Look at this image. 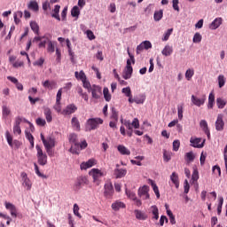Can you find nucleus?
Masks as SVG:
<instances>
[{"label": "nucleus", "mask_w": 227, "mask_h": 227, "mask_svg": "<svg viewBox=\"0 0 227 227\" xmlns=\"http://www.w3.org/2000/svg\"><path fill=\"white\" fill-rule=\"evenodd\" d=\"M151 183H152V188H153L157 199H160V190H159L157 184H155V183H153V181H151Z\"/></svg>", "instance_id": "a18cd8bd"}, {"label": "nucleus", "mask_w": 227, "mask_h": 227, "mask_svg": "<svg viewBox=\"0 0 227 227\" xmlns=\"http://www.w3.org/2000/svg\"><path fill=\"white\" fill-rule=\"evenodd\" d=\"M12 111L10 110V108H8V106H2V114H3V117L4 118H8V116H10Z\"/></svg>", "instance_id": "58836bf2"}, {"label": "nucleus", "mask_w": 227, "mask_h": 227, "mask_svg": "<svg viewBox=\"0 0 227 227\" xmlns=\"http://www.w3.org/2000/svg\"><path fill=\"white\" fill-rule=\"evenodd\" d=\"M215 102V95L214 91H211V93H209V97H208L207 107L209 109H213Z\"/></svg>", "instance_id": "4be33fe9"}, {"label": "nucleus", "mask_w": 227, "mask_h": 227, "mask_svg": "<svg viewBox=\"0 0 227 227\" xmlns=\"http://www.w3.org/2000/svg\"><path fill=\"white\" fill-rule=\"evenodd\" d=\"M78 107L75 106V104H68L65 109H63L62 113L63 114H72L73 113H75L77 111Z\"/></svg>", "instance_id": "2eb2a0df"}, {"label": "nucleus", "mask_w": 227, "mask_h": 227, "mask_svg": "<svg viewBox=\"0 0 227 227\" xmlns=\"http://www.w3.org/2000/svg\"><path fill=\"white\" fill-rule=\"evenodd\" d=\"M114 193V188L112 181H106L104 186V197H106V199H112Z\"/></svg>", "instance_id": "423d86ee"}, {"label": "nucleus", "mask_w": 227, "mask_h": 227, "mask_svg": "<svg viewBox=\"0 0 227 227\" xmlns=\"http://www.w3.org/2000/svg\"><path fill=\"white\" fill-rule=\"evenodd\" d=\"M85 184H89V179L88 177H85V176H81V177L77 178L74 188V190H81Z\"/></svg>", "instance_id": "9b49d317"}, {"label": "nucleus", "mask_w": 227, "mask_h": 227, "mask_svg": "<svg viewBox=\"0 0 227 227\" xmlns=\"http://www.w3.org/2000/svg\"><path fill=\"white\" fill-rule=\"evenodd\" d=\"M200 127L204 130V132L207 134V120H200Z\"/></svg>", "instance_id": "4d7b16f0"}, {"label": "nucleus", "mask_w": 227, "mask_h": 227, "mask_svg": "<svg viewBox=\"0 0 227 227\" xmlns=\"http://www.w3.org/2000/svg\"><path fill=\"white\" fill-rule=\"evenodd\" d=\"M170 180L175 184L176 188H179V177H178L177 174H176V172L172 173V175L170 176Z\"/></svg>", "instance_id": "c85d7f7f"}, {"label": "nucleus", "mask_w": 227, "mask_h": 227, "mask_svg": "<svg viewBox=\"0 0 227 227\" xmlns=\"http://www.w3.org/2000/svg\"><path fill=\"white\" fill-rule=\"evenodd\" d=\"M54 45H56V43L52 41H48L47 51L51 54H52V52H54L55 51Z\"/></svg>", "instance_id": "c03bdc74"}, {"label": "nucleus", "mask_w": 227, "mask_h": 227, "mask_svg": "<svg viewBox=\"0 0 227 227\" xmlns=\"http://www.w3.org/2000/svg\"><path fill=\"white\" fill-rule=\"evenodd\" d=\"M89 175L92 176L93 183L99 186L101 184V179L102 176H105V172H102V170H99V168H92L90 170Z\"/></svg>", "instance_id": "7ed1b4c3"}, {"label": "nucleus", "mask_w": 227, "mask_h": 227, "mask_svg": "<svg viewBox=\"0 0 227 227\" xmlns=\"http://www.w3.org/2000/svg\"><path fill=\"white\" fill-rule=\"evenodd\" d=\"M117 149L121 153V155H130L131 153L129 149H127L125 145H118Z\"/></svg>", "instance_id": "5701e85b"}, {"label": "nucleus", "mask_w": 227, "mask_h": 227, "mask_svg": "<svg viewBox=\"0 0 227 227\" xmlns=\"http://www.w3.org/2000/svg\"><path fill=\"white\" fill-rule=\"evenodd\" d=\"M194 75V69L193 68H188L185 72V77L188 81H191L192 77Z\"/></svg>", "instance_id": "de8ad7c7"}, {"label": "nucleus", "mask_w": 227, "mask_h": 227, "mask_svg": "<svg viewBox=\"0 0 227 227\" xmlns=\"http://www.w3.org/2000/svg\"><path fill=\"white\" fill-rule=\"evenodd\" d=\"M132 74H133V67H129L127 63L126 68L122 74L123 79H130V77H132Z\"/></svg>", "instance_id": "a211bd4d"}, {"label": "nucleus", "mask_w": 227, "mask_h": 227, "mask_svg": "<svg viewBox=\"0 0 227 227\" xmlns=\"http://www.w3.org/2000/svg\"><path fill=\"white\" fill-rule=\"evenodd\" d=\"M191 145L195 146L196 148H202L205 145L206 139L202 140V137H192L191 139Z\"/></svg>", "instance_id": "f8f14e48"}, {"label": "nucleus", "mask_w": 227, "mask_h": 227, "mask_svg": "<svg viewBox=\"0 0 227 227\" xmlns=\"http://www.w3.org/2000/svg\"><path fill=\"white\" fill-rule=\"evenodd\" d=\"M151 209H152V213L153 215V219L159 220L160 216H159V209H158L157 206H152Z\"/></svg>", "instance_id": "ea45409f"}, {"label": "nucleus", "mask_w": 227, "mask_h": 227, "mask_svg": "<svg viewBox=\"0 0 227 227\" xmlns=\"http://www.w3.org/2000/svg\"><path fill=\"white\" fill-rule=\"evenodd\" d=\"M86 35H87V36H88V38H89L90 40H95V38H96V36H95L93 31H91V29H88V30L86 31Z\"/></svg>", "instance_id": "680f3d73"}, {"label": "nucleus", "mask_w": 227, "mask_h": 227, "mask_svg": "<svg viewBox=\"0 0 227 227\" xmlns=\"http://www.w3.org/2000/svg\"><path fill=\"white\" fill-rule=\"evenodd\" d=\"M30 27L35 35H39L40 27L38 26V23H36V21H31L30 22Z\"/></svg>", "instance_id": "7c9ffc66"}, {"label": "nucleus", "mask_w": 227, "mask_h": 227, "mask_svg": "<svg viewBox=\"0 0 227 227\" xmlns=\"http://www.w3.org/2000/svg\"><path fill=\"white\" fill-rule=\"evenodd\" d=\"M36 125L39 127H45L46 121L43 118H37L35 121Z\"/></svg>", "instance_id": "13d9d810"}, {"label": "nucleus", "mask_w": 227, "mask_h": 227, "mask_svg": "<svg viewBox=\"0 0 227 227\" xmlns=\"http://www.w3.org/2000/svg\"><path fill=\"white\" fill-rule=\"evenodd\" d=\"M44 116L48 123H51V121H52V112L51 111V108H44Z\"/></svg>", "instance_id": "a878e982"}, {"label": "nucleus", "mask_w": 227, "mask_h": 227, "mask_svg": "<svg viewBox=\"0 0 227 227\" xmlns=\"http://www.w3.org/2000/svg\"><path fill=\"white\" fill-rule=\"evenodd\" d=\"M52 12L51 17H53V19H58V4L54 5Z\"/></svg>", "instance_id": "338daca9"}, {"label": "nucleus", "mask_w": 227, "mask_h": 227, "mask_svg": "<svg viewBox=\"0 0 227 227\" xmlns=\"http://www.w3.org/2000/svg\"><path fill=\"white\" fill-rule=\"evenodd\" d=\"M87 123L90 126L89 130H94L98 129L101 123H104V120L103 118H89Z\"/></svg>", "instance_id": "0eeeda50"}, {"label": "nucleus", "mask_w": 227, "mask_h": 227, "mask_svg": "<svg viewBox=\"0 0 227 227\" xmlns=\"http://www.w3.org/2000/svg\"><path fill=\"white\" fill-rule=\"evenodd\" d=\"M5 137H6V140H7V143H8L9 146H13V137H12L10 132L7 131L5 133Z\"/></svg>", "instance_id": "09e8293b"}, {"label": "nucleus", "mask_w": 227, "mask_h": 227, "mask_svg": "<svg viewBox=\"0 0 227 227\" xmlns=\"http://www.w3.org/2000/svg\"><path fill=\"white\" fill-rule=\"evenodd\" d=\"M180 145H181L180 140L175 139L173 141V150H175V152H177V150H179Z\"/></svg>", "instance_id": "5fc2aeb1"}, {"label": "nucleus", "mask_w": 227, "mask_h": 227, "mask_svg": "<svg viewBox=\"0 0 227 227\" xmlns=\"http://www.w3.org/2000/svg\"><path fill=\"white\" fill-rule=\"evenodd\" d=\"M201 40L202 35H200V33H195V35H193V43H199L200 42H201Z\"/></svg>", "instance_id": "864d4df0"}, {"label": "nucleus", "mask_w": 227, "mask_h": 227, "mask_svg": "<svg viewBox=\"0 0 227 227\" xmlns=\"http://www.w3.org/2000/svg\"><path fill=\"white\" fill-rule=\"evenodd\" d=\"M126 207V205L124 202H121L120 200H116L112 204V209L114 211H120V209H124Z\"/></svg>", "instance_id": "f3484780"}, {"label": "nucleus", "mask_w": 227, "mask_h": 227, "mask_svg": "<svg viewBox=\"0 0 227 227\" xmlns=\"http://www.w3.org/2000/svg\"><path fill=\"white\" fill-rule=\"evenodd\" d=\"M83 87L87 88L88 91H91V84L90 82V81L87 80V76L86 74L84 73V79H83Z\"/></svg>", "instance_id": "37998d69"}, {"label": "nucleus", "mask_w": 227, "mask_h": 227, "mask_svg": "<svg viewBox=\"0 0 227 227\" xmlns=\"http://www.w3.org/2000/svg\"><path fill=\"white\" fill-rule=\"evenodd\" d=\"M71 124L73 126V129H74V130H81V123L77 116H73V118L71 119Z\"/></svg>", "instance_id": "aec40b11"}, {"label": "nucleus", "mask_w": 227, "mask_h": 227, "mask_svg": "<svg viewBox=\"0 0 227 227\" xmlns=\"http://www.w3.org/2000/svg\"><path fill=\"white\" fill-rule=\"evenodd\" d=\"M225 82H226L225 75H223V74L218 75V86L220 88H223V86H224Z\"/></svg>", "instance_id": "a19ab883"}, {"label": "nucleus", "mask_w": 227, "mask_h": 227, "mask_svg": "<svg viewBox=\"0 0 227 227\" xmlns=\"http://www.w3.org/2000/svg\"><path fill=\"white\" fill-rule=\"evenodd\" d=\"M69 143H71V148L70 152L72 153H77L79 155L80 153V141L77 134L75 132H71L69 134Z\"/></svg>", "instance_id": "f03ea898"}, {"label": "nucleus", "mask_w": 227, "mask_h": 227, "mask_svg": "<svg viewBox=\"0 0 227 227\" xmlns=\"http://www.w3.org/2000/svg\"><path fill=\"white\" fill-rule=\"evenodd\" d=\"M223 202H224L223 197H220V198H219L218 207H217V213H218V215H221V213H222Z\"/></svg>", "instance_id": "8fccbe9b"}, {"label": "nucleus", "mask_w": 227, "mask_h": 227, "mask_svg": "<svg viewBox=\"0 0 227 227\" xmlns=\"http://www.w3.org/2000/svg\"><path fill=\"white\" fill-rule=\"evenodd\" d=\"M138 195L144 200H146L147 199H150L148 186H143L142 188H140L138 190Z\"/></svg>", "instance_id": "ddd939ff"}, {"label": "nucleus", "mask_w": 227, "mask_h": 227, "mask_svg": "<svg viewBox=\"0 0 227 227\" xmlns=\"http://www.w3.org/2000/svg\"><path fill=\"white\" fill-rule=\"evenodd\" d=\"M206 100H207V95H201V97L192 95V103L194 106H198L199 107H200V106H204Z\"/></svg>", "instance_id": "9d476101"}, {"label": "nucleus", "mask_w": 227, "mask_h": 227, "mask_svg": "<svg viewBox=\"0 0 227 227\" xmlns=\"http://www.w3.org/2000/svg\"><path fill=\"white\" fill-rule=\"evenodd\" d=\"M37 151V162L40 166H45L47 164V154L43 153V150L40 145H35Z\"/></svg>", "instance_id": "20e7f679"}, {"label": "nucleus", "mask_w": 227, "mask_h": 227, "mask_svg": "<svg viewBox=\"0 0 227 227\" xmlns=\"http://www.w3.org/2000/svg\"><path fill=\"white\" fill-rule=\"evenodd\" d=\"M74 75L76 79H80L82 82V84L84 83L85 72L83 70H81L80 72H74Z\"/></svg>", "instance_id": "c9c22d12"}, {"label": "nucleus", "mask_w": 227, "mask_h": 227, "mask_svg": "<svg viewBox=\"0 0 227 227\" xmlns=\"http://www.w3.org/2000/svg\"><path fill=\"white\" fill-rule=\"evenodd\" d=\"M173 51L174 49L171 45H165L161 52L164 56H171Z\"/></svg>", "instance_id": "cd10ccee"}, {"label": "nucleus", "mask_w": 227, "mask_h": 227, "mask_svg": "<svg viewBox=\"0 0 227 227\" xmlns=\"http://www.w3.org/2000/svg\"><path fill=\"white\" fill-rule=\"evenodd\" d=\"M81 13V10L79 8V6H74L71 10V15L73 17H76V19H78L79 15Z\"/></svg>", "instance_id": "e433bc0d"}, {"label": "nucleus", "mask_w": 227, "mask_h": 227, "mask_svg": "<svg viewBox=\"0 0 227 227\" xmlns=\"http://www.w3.org/2000/svg\"><path fill=\"white\" fill-rule=\"evenodd\" d=\"M22 121H25V123H29L31 125V122H29V121L23 119L20 116H18L15 118L13 125V134H18L19 136L22 134V129H20V123H22Z\"/></svg>", "instance_id": "39448f33"}, {"label": "nucleus", "mask_w": 227, "mask_h": 227, "mask_svg": "<svg viewBox=\"0 0 227 227\" xmlns=\"http://www.w3.org/2000/svg\"><path fill=\"white\" fill-rule=\"evenodd\" d=\"M173 31H174L173 27H170L169 29H168L166 31V33L164 34L162 40L163 41H168L170 35H172Z\"/></svg>", "instance_id": "603ef678"}, {"label": "nucleus", "mask_w": 227, "mask_h": 227, "mask_svg": "<svg viewBox=\"0 0 227 227\" xmlns=\"http://www.w3.org/2000/svg\"><path fill=\"white\" fill-rule=\"evenodd\" d=\"M226 104H227V100H224V98H222L221 97H218L216 98V106H218L220 109H223Z\"/></svg>", "instance_id": "473e14b6"}, {"label": "nucleus", "mask_w": 227, "mask_h": 227, "mask_svg": "<svg viewBox=\"0 0 227 227\" xmlns=\"http://www.w3.org/2000/svg\"><path fill=\"white\" fill-rule=\"evenodd\" d=\"M95 164H97V160L91 158V160H89L85 163H81V168L87 169V168H91V166H95Z\"/></svg>", "instance_id": "6ab92c4d"}, {"label": "nucleus", "mask_w": 227, "mask_h": 227, "mask_svg": "<svg viewBox=\"0 0 227 227\" xmlns=\"http://www.w3.org/2000/svg\"><path fill=\"white\" fill-rule=\"evenodd\" d=\"M224 128V121H223V114H218L216 121H215V129L216 130H223Z\"/></svg>", "instance_id": "4468645a"}, {"label": "nucleus", "mask_w": 227, "mask_h": 227, "mask_svg": "<svg viewBox=\"0 0 227 227\" xmlns=\"http://www.w3.org/2000/svg\"><path fill=\"white\" fill-rule=\"evenodd\" d=\"M41 141H43V146L48 155L50 157H52V155H54V151L52 150V148L56 146V140L52 137L45 138L43 133H41Z\"/></svg>", "instance_id": "f257e3e1"}, {"label": "nucleus", "mask_w": 227, "mask_h": 227, "mask_svg": "<svg viewBox=\"0 0 227 227\" xmlns=\"http://www.w3.org/2000/svg\"><path fill=\"white\" fill-rule=\"evenodd\" d=\"M178 118L183 119L184 116V106H177Z\"/></svg>", "instance_id": "6e6d98bb"}, {"label": "nucleus", "mask_w": 227, "mask_h": 227, "mask_svg": "<svg viewBox=\"0 0 227 227\" xmlns=\"http://www.w3.org/2000/svg\"><path fill=\"white\" fill-rule=\"evenodd\" d=\"M213 173H218L219 176H221L222 175L221 167H219V165H215V167H213Z\"/></svg>", "instance_id": "e2e57ef3"}, {"label": "nucleus", "mask_w": 227, "mask_h": 227, "mask_svg": "<svg viewBox=\"0 0 227 227\" xmlns=\"http://www.w3.org/2000/svg\"><path fill=\"white\" fill-rule=\"evenodd\" d=\"M121 91H122V93H124L126 95V97H129V95H130V86L122 88Z\"/></svg>", "instance_id": "774afa93"}, {"label": "nucleus", "mask_w": 227, "mask_h": 227, "mask_svg": "<svg viewBox=\"0 0 227 227\" xmlns=\"http://www.w3.org/2000/svg\"><path fill=\"white\" fill-rule=\"evenodd\" d=\"M22 185L27 191H29L33 187V183H31V179L27 177V173L21 172L20 173Z\"/></svg>", "instance_id": "6e6552de"}, {"label": "nucleus", "mask_w": 227, "mask_h": 227, "mask_svg": "<svg viewBox=\"0 0 227 227\" xmlns=\"http://www.w3.org/2000/svg\"><path fill=\"white\" fill-rule=\"evenodd\" d=\"M90 91H91L92 98H95V99L101 98L103 95L102 87L97 84H92L90 88Z\"/></svg>", "instance_id": "1a4fd4ad"}, {"label": "nucleus", "mask_w": 227, "mask_h": 227, "mask_svg": "<svg viewBox=\"0 0 227 227\" xmlns=\"http://www.w3.org/2000/svg\"><path fill=\"white\" fill-rule=\"evenodd\" d=\"M114 174L116 179H121V176H125V175H127V168H116V170H114Z\"/></svg>", "instance_id": "412c9836"}, {"label": "nucleus", "mask_w": 227, "mask_h": 227, "mask_svg": "<svg viewBox=\"0 0 227 227\" xmlns=\"http://www.w3.org/2000/svg\"><path fill=\"white\" fill-rule=\"evenodd\" d=\"M126 194L129 197V199L136 202V193H134V192L126 191Z\"/></svg>", "instance_id": "052dcab7"}, {"label": "nucleus", "mask_w": 227, "mask_h": 227, "mask_svg": "<svg viewBox=\"0 0 227 227\" xmlns=\"http://www.w3.org/2000/svg\"><path fill=\"white\" fill-rule=\"evenodd\" d=\"M131 125L135 127L136 129H139L140 123L138 118H134V120L131 121Z\"/></svg>", "instance_id": "bf43d9fd"}, {"label": "nucleus", "mask_w": 227, "mask_h": 227, "mask_svg": "<svg viewBox=\"0 0 227 227\" xmlns=\"http://www.w3.org/2000/svg\"><path fill=\"white\" fill-rule=\"evenodd\" d=\"M54 3H58V0H51L50 3L44 2L43 4V10H44V12H47L48 8L49 10H52V4H54Z\"/></svg>", "instance_id": "bb28decb"}, {"label": "nucleus", "mask_w": 227, "mask_h": 227, "mask_svg": "<svg viewBox=\"0 0 227 227\" xmlns=\"http://www.w3.org/2000/svg\"><path fill=\"white\" fill-rule=\"evenodd\" d=\"M73 212H74V215H75V216H77L78 218H82V215L80 213V207L78 204H74Z\"/></svg>", "instance_id": "49530a36"}, {"label": "nucleus", "mask_w": 227, "mask_h": 227, "mask_svg": "<svg viewBox=\"0 0 227 227\" xmlns=\"http://www.w3.org/2000/svg\"><path fill=\"white\" fill-rule=\"evenodd\" d=\"M28 10H32V12H38V3L35 0H31L27 4Z\"/></svg>", "instance_id": "b1692460"}, {"label": "nucleus", "mask_w": 227, "mask_h": 227, "mask_svg": "<svg viewBox=\"0 0 227 227\" xmlns=\"http://www.w3.org/2000/svg\"><path fill=\"white\" fill-rule=\"evenodd\" d=\"M222 22H223L222 18L215 19V20L211 22V29H217V27L221 26Z\"/></svg>", "instance_id": "c756f323"}, {"label": "nucleus", "mask_w": 227, "mask_h": 227, "mask_svg": "<svg viewBox=\"0 0 227 227\" xmlns=\"http://www.w3.org/2000/svg\"><path fill=\"white\" fill-rule=\"evenodd\" d=\"M135 215L137 220H147V215H145L142 211H139L138 209H136Z\"/></svg>", "instance_id": "2f4dec72"}, {"label": "nucleus", "mask_w": 227, "mask_h": 227, "mask_svg": "<svg viewBox=\"0 0 227 227\" xmlns=\"http://www.w3.org/2000/svg\"><path fill=\"white\" fill-rule=\"evenodd\" d=\"M163 17V10H159L157 12H154L153 19L156 21L161 20Z\"/></svg>", "instance_id": "4c0bfd02"}, {"label": "nucleus", "mask_w": 227, "mask_h": 227, "mask_svg": "<svg viewBox=\"0 0 227 227\" xmlns=\"http://www.w3.org/2000/svg\"><path fill=\"white\" fill-rule=\"evenodd\" d=\"M153 45L149 40H145L144 42V49H152Z\"/></svg>", "instance_id": "69168bd1"}, {"label": "nucleus", "mask_w": 227, "mask_h": 227, "mask_svg": "<svg viewBox=\"0 0 227 227\" xmlns=\"http://www.w3.org/2000/svg\"><path fill=\"white\" fill-rule=\"evenodd\" d=\"M111 118L114 120V121H115V123L117 124V121L119 120V114L118 111L116 109V107H112V114H111Z\"/></svg>", "instance_id": "72a5a7b5"}, {"label": "nucleus", "mask_w": 227, "mask_h": 227, "mask_svg": "<svg viewBox=\"0 0 227 227\" xmlns=\"http://www.w3.org/2000/svg\"><path fill=\"white\" fill-rule=\"evenodd\" d=\"M103 95L105 97V99L107 101V102H110L111 98H112V95L109 91V88H104L103 90Z\"/></svg>", "instance_id": "f704fd0d"}, {"label": "nucleus", "mask_w": 227, "mask_h": 227, "mask_svg": "<svg viewBox=\"0 0 227 227\" xmlns=\"http://www.w3.org/2000/svg\"><path fill=\"white\" fill-rule=\"evenodd\" d=\"M199 179H200L199 170L197 167H193V171L192 174V181L193 184H195V183H198Z\"/></svg>", "instance_id": "393cba45"}, {"label": "nucleus", "mask_w": 227, "mask_h": 227, "mask_svg": "<svg viewBox=\"0 0 227 227\" xmlns=\"http://www.w3.org/2000/svg\"><path fill=\"white\" fill-rule=\"evenodd\" d=\"M35 166V174L37 175V176H40L41 178H47V176L42 174V172H40V168H38V165L36 163L34 164Z\"/></svg>", "instance_id": "3c124183"}, {"label": "nucleus", "mask_w": 227, "mask_h": 227, "mask_svg": "<svg viewBox=\"0 0 227 227\" xmlns=\"http://www.w3.org/2000/svg\"><path fill=\"white\" fill-rule=\"evenodd\" d=\"M5 208L10 211L12 217H17V207H15V205L5 202Z\"/></svg>", "instance_id": "dca6fc26"}, {"label": "nucleus", "mask_w": 227, "mask_h": 227, "mask_svg": "<svg viewBox=\"0 0 227 227\" xmlns=\"http://www.w3.org/2000/svg\"><path fill=\"white\" fill-rule=\"evenodd\" d=\"M128 54H129V58H130V59H127V65H128V67H132V63L133 64L136 63V59L134 58V55L130 54V51H129V48H128Z\"/></svg>", "instance_id": "79ce46f5"}, {"label": "nucleus", "mask_w": 227, "mask_h": 227, "mask_svg": "<svg viewBox=\"0 0 227 227\" xmlns=\"http://www.w3.org/2000/svg\"><path fill=\"white\" fill-rule=\"evenodd\" d=\"M163 158H164V160H165L166 162H168V160H170L171 156H170L169 153H168V151H164V153H163Z\"/></svg>", "instance_id": "0e129e2a"}]
</instances>
